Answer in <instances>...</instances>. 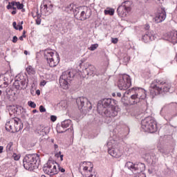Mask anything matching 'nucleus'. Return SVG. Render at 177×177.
Listing matches in <instances>:
<instances>
[{
  "label": "nucleus",
  "instance_id": "obj_1",
  "mask_svg": "<svg viewBox=\"0 0 177 177\" xmlns=\"http://www.w3.org/2000/svg\"><path fill=\"white\" fill-rule=\"evenodd\" d=\"M115 101L111 98H105L102 101V104H98L97 111L103 117H116L118 111L114 106Z\"/></svg>",
  "mask_w": 177,
  "mask_h": 177
},
{
  "label": "nucleus",
  "instance_id": "obj_2",
  "mask_svg": "<svg viewBox=\"0 0 177 177\" xmlns=\"http://www.w3.org/2000/svg\"><path fill=\"white\" fill-rule=\"evenodd\" d=\"M169 89H171V84L169 82L163 79H156L151 82L149 92L152 97H154L157 95H162V93L169 92Z\"/></svg>",
  "mask_w": 177,
  "mask_h": 177
},
{
  "label": "nucleus",
  "instance_id": "obj_3",
  "mask_svg": "<svg viewBox=\"0 0 177 177\" xmlns=\"http://www.w3.org/2000/svg\"><path fill=\"white\" fill-rule=\"evenodd\" d=\"M39 155L37 153L26 155L23 160L24 169L34 171L39 167Z\"/></svg>",
  "mask_w": 177,
  "mask_h": 177
},
{
  "label": "nucleus",
  "instance_id": "obj_4",
  "mask_svg": "<svg viewBox=\"0 0 177 177\" xmlns=\"http://www.w3.org/2000/svg\"><path fill=\"white\" fill-rule=\"evenodd\" d=\"M131 93L130 104H137L140 100L146 99V90L142 88H132L124 93V95Z\"/></svg>",
  "mask_w": 177,
  "mask_h": 177
},
{
  "label": "nucleus",
  "instance_id": "obj_5",
  "mask_svg": "<svg viewBox=\"0 0 177 177\" xmlns=\"http://www.w3.org/2000/svg\"><path fill=\"white\" fill-rule=\"evenodd\" d=\"M108 153L115 158H120L122 156V149H121V144L114 140H110L108 143Z\"/></svg>",
  "mask_w": 177,
  "mask_h": 177
},
{
  "label": "nucleus",
  "instance_id": "obj_6",
  "mask_svg": "<svg viewBox=\"0 0 177 177\" xmlns=\"http://www.w3.org/2000/svg\"><path fill=\"white\" fill-rule=\"evenodd\" d=\"M44 58L47 60L48 66L56 67L60 62V57L57 53H54L53 50L46 49L44 50Z\"/></svg>",
  "mask_w": 177,
  "mask_h": 177
},
{
  "label": "nucleus",
  "instance_id": "obj_7",
  "mask_svg": "<svg viewBox=\"0 0 177 177\" xmlns=\"http://www.w3.org/2000/svg\"><path fill=\"white\" fill-rule=\"evenodd\" d=\"M141 128L145 132L154 133L157 132V122L151 117H147L142 120Z\"/></svg>",
  "mask_w": 177,
  "mask_h": 177
},
{
  "label": "nucleus",
  "instance_id": "obj_8",
  "mask_svg": "<svg viewBox=\"0 0 177 177\" xmlns=\"http://www.w3.org/2000/svg\"><path fill=\"white\" fill-rule=\"evenodd\" d=\"M6 129L8 132L15 133V132H19V131L23 129V124H21L20 119L17 118H12L6 123Z\"/></svg>",
  "mask_w": 177,
  "mask_h": 177
},
{
  "label": "nucleus",
  "instance_id": "obj_9",
  "mask_svg": "<svg viewBox=\"0 0 177 177\" xmlns=\"http://www.w3.org/2000/svg\"><path fill=\"white\" fill-rule=\"evenodd\" d=\"M125 167L128 168L129 171H131L134 175H140L143 171L146 169V165L142 162H127L125 164Z\"/></svg>",
  "mask_w": 177,
  "mask_h": 177
},
{
  "label": "nucleus",
  "instance_id": "obj_10",
  "mask_svg": "<svg viewBox=\"0 0 177 177\" xmlns=\"http://www.w3.org/2000/svg\"><path fill=\"white\" fill-rule=\"evenodd\" d=\"M131 85H132V81L130 75L124 74L120 76L118 82V86L120 91H127Z\"/></svg>",
  "mask_w": 177,
  "mask_h": 177
},
{
  "label": "nucleus",
  "instance_id": "obj_11",
  "mask_svg": "<svg viewBox=\"0 0 177 177\" xmlns=\"http://www.w3.org/2000/svg\"><path fill=\"white\" fill-rule=\"evenodd\" d=\"M58 164L55 160H48L43 167L44 174L47 175H56L57 174Z\"/></svg>",
  "mask_w": 177,
  "mask_h": 177
},
{
  "label": "nucleus",
  "instance_id": "obj_12",
  "mask_svg": "<svg viewBox=\"0 0 177 177\" xmlns=\"http://www.w3.org/2000/svg\"><path fill=\"white\" fill-rule=\"evenodd\" d=\"M71 81H73L71 73L69 71H66L62 73L59 77V85L63 89H68V85H70Z\"/></svg>",
  "mask_w": 177,
  "mask_h": 177
},
{
  "label": "nucleus",
  "instance_id": "obj_13",
  "mask_svg": "<svg viewBox=\"0 0 177 177\" xmlns=\"http://www.w3.org/2000/svg\"><path fill=\"white\" fill-rule=\"evenodd\" d=\"M14 86L15 89H18V91H21V89H26L27 86H28V80L24 77V75H20L17 77L14 82Z\"/></svg>",
  "mask_w": 177,
  "mask_h": 177
},
{
  "label": "nucleus",
  "instance_id": "obj_14",
  "mask_svg": "<svg viewBox=\"0 0 177 177\" xmlns=\"http://www.w3.org/2000/svg\"><path fill=\"white\" fill-rule=\"evenodd\" d=\"M75 17L77 19V20H86V19H89L91 17V9L85 7L84 10L81 11L80 8H77L75 10Z\"/></svg>",
  "mask_w": 177,
  "mask_h": 177
},
{
  "label": "nucleus",
  "instance_id": "obj_15",
  "mask_svg": "<svg viewBox=\"0 0 177 177\" xmlns=\"http://www.w3.org/2000/svg\"><path fill=\"white\" fill-rule=\"evenodd\" d=\"M132 10V1H125L122 3V5L120 6L117 12L119 16H124V13L127 12V13Z\"/></svg>",
  "mask_w": 177,
  "mask_h": 177
},
{
  "label": "nucleus",
  "instance_id": "obj_16",
  "mask_svg": "<svg viewBox=\"0 0 177 177\" xmlns=\"http://www.w3.org/2000/svg\"><path fill=\"white\" fill-rule=\"evenodd\" d=\"M80 167H83V171L84 172L85 176L92 177L93 174H92V169H93V164L91 162H84L80 164Z\"/></svg>",
  "mask_w": 177,
  "mask_h": 177
},
{
  "label": "nucleus",
  "instance_id": "obj_17",
  "mask_svg": "<svg viewBox=\"0 0 177 177\" xmlns=\"http://www.w3.org/2000/svg\"><path fill=\"white\" fill-rule=\"evenodd\" d=\"M76 103L79 110H82V109L86 108V106H84L85 103H86V106H88L89 110L92 109V105L91 104V102L88 101V99H86V97H80L76 99Z\"/></svg>",
  "mask_w": 177,
  "mask_h": 177
},
{
  "label": "nucleus",
  "instance_id": "obj_18",
  "mask_svg": "<svg viewBox=\"0 0 177 177\" xmlns=\"http://www.w3.org/2000/svg\"><path fill=\"white\" fill-rule=\"evenodd\" d=\"M165 38L172 44H177V32H167L165 35Z\"/></svg>",
  "mask_w": 177,
  "mask_h": 177
},
{
  "label": "nucleus",
  "instance_id": "obj_19",
  "mask_svg": "<svg viewBox=\"0 0 177 177\" xmlns=\"http://www.w3.org/2000/svg\"><path fill=\"white\" fill-rule=\"evenodd\" d=\"M154 39H156V35H154L153 32H147L142 37V40L143 42H145V44L150 42V41H154Z\"/></svg>",
  "mask_w": 177,
  "mask_h": 177
},
{
  "label": "nucleus",
  "instance_id": "obj_20",
  "mask_svg": "<svg viewBox=\"0 0 177 177\" xmlns=\"http://www.w3.org/2000/svg\"><path fill=\"white\" fill-rule=\"evenodd\" d=\"M167 17V14L165 11L162 10L161 12H159L156 15L155 17L153 18V21L155 23H162L165 20Z\"/></svg>",
  "mask_w": 177,
  "mask_h": 177
},
{
  "label": "nucleus",
  "instance_id": "obj_21",
  "mask_svg": "<svg viewBox=\"0 0 177 177\" xmlns=\"http://www.w3.org/2000/svg\"><path fill=\"white\" fill-rule=\"evenodd\" d=\"M36 132L40 135V136H45L49 133V127L39 125L37 127Z\"/></svg>",
  "mask_w": 177,
  "mask_h": 177
},
{
  "label": "nucleus",
  "instance_id": "obj_22",
  "mask_svg": "<svg viewBox=\"0 0 177 177\" xmlns=\"http://www.w3.org/2000/svg\"><path fill=\"white\" fill-rule=\"evenodd\" d=\"M78 9L73 3L69 4L65 8V12L71 14L73 13L75 16V10Z\"/></svg>",
  "mask_w": 177,
  "mask_h": 177
},
{
  "label": "nucleus",
  "instance_id": "obj_23",
  "mask_svg": "<svg viewBox=\"0 0 177 177\" xmlns=\"http://www.w3.org/2000/svg\"><path fill=\"white\" fill-rule=\"evenodd\" d=\"M86 71H87L88 75H92L93 74H96V68L93 65H88L87 68H86Z\"/></svg>",
  "mask_w": 177,
  "mask_h": 177
},
{
  "label": "nucleus",
  "instance_id": "obj_24",
  "mask_svg": "<svg viewBox=\"0 0 177 177\" xmlns=\"http://www.w3.org/2000/svg\"><path fill=\"white\" fill-rule=\"evenodd\" d=\"M26 70L30 75H34V74H35V69L31 66H28Z\"/></svg>",
  "mask_w": 177,
  "mask_h": 177
},
{
  "label": "nucleus",
  "instance_id": "obj_25",
  "mask_svg": "<svg viewBox=\"0 0 177 177\" xmlns=\"http://www.w3.org/2000/svg\"><path fill=\"white\" fill-rule=\"evenodd\" d=\"M62 128H68L71 125V121L70 120H64L61 124Z\"/></svg>",
  "mask_w": 177,
  "mask_h": 177
},
{
  "label": "nucleus",
  "instance_id": "obj_26",
  "mask_svg": "<svg viewBox=\"0 0 177 177\" xmlns=\"http://www.w3.org/2000/svg\"><path fill=\"white\" fill-rule=\"evenodd\" d=\"M114 9L113 8H110L109 10H104V14L105 15H109L110 16H113L114 15Z\"/></svg>",
  "mask_w": 177,
  "mask_h": 177
},
{
  "label": "nucleus",
  "instance_id": "obj_27",
  "mask_svg": "<svg viewBox=\"0 0 177 177\" xmlns=\"http://www.w3.org/2000/svg\"><path fill=\"white\" fill-rule=\"evenodd\" d=\"M12 26L15 30H19V31H21V30H23V26L17 25L15 21L12 23Z\"/></svg>",
  "mask_w": 177,
  "mask_h": 177
},
{
  "label": "nucleus",
  "instance_id": "obj_28",
  "mask_svg": "<svg viewBox=\"0 0 177 177\" xmlns=\"http://www.w3.org/2000/svg\"><path fill=\"white\" fill-rule=\"evenodd\" d=\"M41 9H43L44 12H48V4L46 3V1L43 2V3L41 6Z\"/></svg>",
  "mask_w": 177,
  "mask_h": 177
},
{
  "label": "nucleus",
  "instance_id": "obj_29",
  "mask_svg": "<svg viewBox=\"0 0 177 177\" xmlns=\"http://www.w3.org/2000/svg\"><path fill=\"white\" fill-rule=\"evenodd\" d=\"M99 47V44H92L89 48V50H96V49H97V48Z\"/></svg>",
  "mask_w": 177,
  "mask_h": 177
},
{
  "label": "nucleus",
  "instance_id": "obj_30",
  "mask_svg": "<svg viewBox=\"0 0 177 177\" xmlns=\"http://www.w3.org/2000/svg\"><path fill=\"white\" fill-rule=\"evenodd\" d=\"M13 146V142H9L6 146V151H12V147Z\"/></svg>",
  "mask_w": 177,
  "mask_h": 177
},
{
  "label": "nucleus",
  "instance_id": "obj_31",
  "mask_svg": "<svg viewBox=\"0 0 177 177\" xmlns=\"http://www.w3.org/2000/svg\"><path fill=\"white\" fill-rule=\"evenodd\" d=\"M28 106L31 107L32 109H35V107H37V104H35V102L32 101H29L28 102Z\"/></svg>",
  "mask_w": 177,
  "mask_h": 177
},
{
  "label": "nucleus",
  "instance_id": "obj_32",
  "mask_svg": "<svg viewBox=\"0 0 177 177\" xmlns=\"http://www.w3.org/2000/svg\"><path fill=\"white\" fill-rule=\"evenodd\" d=\"M37 19L35 20L36 24H37V26H39V24H41V18H40L41 15H39L38 14V12H37Z\"/></svg>",
  "mask_w": 177,
  "mask_h": 177
},
{
  "label": "nucleus",
  "instance_id": "obj_33",
  "mask_svg": "<svg viewBox=\"0 0 177 177\" xmlns=\"http://www.w3.org/2000/svg\"><path fill=\"white\" fill-rule=\"evenodd\" d=\"M15 6L17 9L21 10V9H23L24 6L21 3H20V2H17L15 4Z\"/></svg>",
  "mask_w": 177,
  "mask_h": 177
},
{
  "label": "nucleus",
  "instance_id": "obj_34",
  "mask_svg": "<svg viewBox=\"0 0 177 177\" xmlns=\"http://www.w3.org/2000/svg\"><path fill=\"white\" fill-rule=\"evenodd\" d=\"M12 157H13L14 160H15V161H19V160H20V156L16 153H14L12 155Z\"/></svg>",
  "mask_w": 177,
  "mask_h": 177
},
{
  "label": "nucleus",
  "instance_id": "obj_35",
  "mask_svg": "<svg viewBox=\"0 0 177 177\" xmlns=\"http://www.w3.org/2000/svg\"><path fill=\"white\" fill-rule=\"evenodd\" d=\"M39 111H40V113H45V111H46V109H45V107H44V106L41 105L39 106Z\"/></svg>",
  "mask_w": 177,
  "mask_h": 177
},
{
  "label": "nucleus",
  "instance_id": "obj_36",
  "mask_svg": "<svg viewBox=\"0 0 177 177\" xmlns=\"http://www.w3.org/2000/svg\"><path fill=\"white\" fill-rule=\"evenodd\" d=\"M55 156H56L57 157H59V156L60 161H63V157H64V156L62 155V151H59V152L58 153H57Z\"/></svg>",
  "mask_w": 177,
  "mask_h": 177
},
{
  "label": "nucleus",
  "instance_id": "obj_37",
  "mask_svg": "<svg viewBox=\"0 0 177 177\" xmlns=\"http://www.w3.org/2000/svg\"><path fill=\"white\" fill-rule=\"evenodd\" d=\"M50 120H51V121H53V122H55V121H56V120H57V117H56L55 115H51Z\"/></svg>",
  "mask_w": 177,
  "mask_h": 177
},
{
  "label": "nucleus",
  "instance_id": "obj_38",
  "mask_svg": "<svg viewBox=\"0 0 177 177\" xmlns=\"http://www.w3.org/2000/svg\"><path fill=\"white\" fill-rule=\"evenodd\" d=\"M111 42H112V44H117L118 42V39H117V38H112Z\"/></svg>",
  "mask_w": 177,
  "mask_h": 177
},
{
  "label": "nucleus",
  "instance_id": "obj_39",
  "mask_svg": "<svg viewBox=\"0 0 177 177\" xmlns=\"http://www.w3.org/2000/svg\"><path fill=\"white\" fill-rule=\"evenodd\" d=\"M58 167L59 171H60V172H66V169H63V167H61L60 166H57Z\"/></svg>",
  "mask_w": 177,
  "mask_h": 177
},
{
  "label": "nucleus",
  "instance_id": "obj_40",
  "mask_svg": "<svg viewBox=\"0 0 177 177\" xmlns=\"http://www.w3.org/2000/svg\"><path fill=\"white\" fill-rule=\"evenodd\" d=\"M45 85H46V81L42 80V81L40 82V86H45Z\"/></svg>",
  "mask_w": 177,
  "mask_h": 177
},
{
  "label": "nucleus",
  "instance_id": "obj_41",
  "mask_svg": "<svg viewBox=\"0 0 177 177\" xmlns=\"http://www.w3.org/2000/svg\"><path fill=\"white\" fill-rule=\"evenodd\" d=\"M17 39L18 38L16 36H14L12 41L13 42V44H16V42H17Z\"/></svg>",
  "mask_w": 177,
  "mask_h": 177
},
{
  "label": "nucleus",
  "instance_id": "obj_42",
  "mask_svg": "<svg viewBox=\"0 0 177 177\" xmlns=\"http://www.w3.org/2000/svg\"><path fill=\"white\" fill-rule=\"evenodd\" d=\"M145 28V30H149L150 28V25H149V24H146Z\"/></svg>",
  "mask_w": 177,
  "mask_h": 177
},
{
  "label": "nucleus",
  "instance_id": "obj_43",
  "mask_svg": "<svg viewBox=\"0 0 177 177\" xmlns=\"http://www.w3.org/2000/svg\"><path fill=\"white\" fill-rule=\"evenodd\" d=\"M11 6L13 7V6H16V3L17 2L16 1H12L11 3H10Z\"/></svg>",
  "mask_w": 177,
  "mask_h": 177
},
{
  "label": "nucleus",
  "instance_id": "obj_44",
  "mask_svg": "<svg viewBox=\"0 0 177 177\" xmlns=\"http://www.w3.org/2000/svg\"><path fill=\"white\" fill-rule=\"evenodd\" d=\"M7 9H12V5L10 4V2L8 3V5L7 6Z\"/></svg>",
  "mask_w": 177,
  "mask_h": 177
},
{
  "label": "nucleus",
  "instance_id": "obj_45",
  "mask_svg": "<svg viewBox=\"0 0 177 177\" xmlns=\"http://www.w3.org/2000/svg\"><path fill=\"white\" fill-rule=\"evenodd\" d=\"M54 148H55V151H57V149H59V146L55 144V145H54Z\"/></svg>",
  "mask_w": 177,
  "mask_h": 177
},
{
  "label": "nucleus",
  "instance_id": "obj_46",
  "mask_svg": "<svg viewBox=\"0 0 177 177\" xmlns=\"http://www.w3.org/2000/svg\"><path fill=\"white\" fill-rule=\"evenodd\" d=\"M2 153H3V147L0 146V154H2Z\"/></svg>",
  "mask_w": 177,
  "mask_h": 177
},
{
  "label": "nucleus",
  "instance_id": "obj_47",
  "mask_svg": "<svg viewBox=\"0 0 177 177\" xmlns=\"http://www.w3.org/2000/svg\"><path fill=\"white\" fill-rule=\"evenodd\" d=\"M22 37H24V38H26V31L23 32Z\"/></svg>",
  "mask_w": 177,
  "mask_h": 177
},
{
  "label": "nucleus",
  "instance_id": "obj_48",
  "mask_svg": "<svg viewBox=\"0 0 177 177\" xmlns=\"http://www.w3.org/2000/svg\"><path fill=\"white\" fill-rule=\"evenodd\" d=\"M23 38H24V36H21V37H19V39H20V41H24V39Z\"/></svg>",
  "mask_w": 177,
  "mask_h": 177
},
{
  "label": "nucleus",
  "instance_id": "obj_49",
  "mask_svg": "<svg viewBox=\"0 0 177 177\" xmlns=\"http://www.w3.org/2000/svg\"><path fill=\"white\" fill-rule=\"evenodd\" d=\"M117 96L118 97H121V93H118Z\"/></svg>",
  "mask_w": 177,
  "mask_h": 177
},
{
  "label": "nucleus",
  "instance_id": "obj_50",
  "mask_svg": "<svg viewBox=\"0 0 177 177\" xmlns=\"http://www.w3.org/2000/svg\"><path fill=\"white\" fill-rule=\"evenodd\" d=\"M24 55H28V51L25 50V51H24Z\"/></svg>",
  "mask_w": 177,
  "mask_h": 177
},
{
  "label": "nucleus",
  "instance_id": "obj_51",
  "mask_svg": "<svg viewBox=\"0 0 177 177\" xmlns=\"http://www.w3.org/2000/svg\"><path fill=\"white\" fill-rule=\"evenodd\" d=\"M36 93H37V95H40L41 93H40L39 91L38 90V91H36Z\"/></svg>",
  "mask_w": 177,
  "mask_h": 177
},
{
  "label": "nucleus",
  "instance_id": "obj_52",
  "mask_svg": "<svg viewBox=\"0 0 177 177\" xmlns=\"http://www.w3.org/2000/svg\"><path fill=\"white\" fill-rule=\"evenodd\" d=\"M12 15H16V10L12 11Z\"/></svg>",
  "mask_w": 177,
  "mask_h": 177
},
{
  "label": "nucleus",
  "instance_id": "obj_53",
  "mask_svg": "<svg viewBox=\"0 0 177 177\" xmlns=\"http://www.w3.org/2000/svg\"><path fill=\"white\" fill-rule=\"evenodd\" d=\"M38 112V111H37V109H34L33 111H32V113H37Z\"/></svg>",
  "mask_w": 177,
  "mask_h": 177
},
{
  "label": "nucleus",
  "instance_id": "obj_54",
  "mask_svg": "<svg viewBox=\"0 0 177 177\" xmlns=\"http://www.w3.org/2000/svg\"><path fill=\"white\" fill-rule=\"evenodd\" d=\"M82 162H80V168H79V169H80V168H83V169H84L83 167H81V163H82Z\"/></svg>",
  "mask_w": 177,
  "mask_h": 177
},
{
  "label": "nucleus",
  "instance_id": "obj_55",
  "mask_svg": "<svg viewBox=\"0 0 177 177\" xmlns=\"http://www.w3.org/2000/svg\"><path fill=\"white\" fill-rule=\"evenodd\" d=\"M12 8L13 10H16V7L12 6Z\"/></svg>",
  "mask_w": 177,
  "mask_h": 177
},
{
  "label": "nucleus",
  "instance_id": "obj_56",
  "mask_svg": "<svg viewBox=\"0 0 177 177\" xmlns=\"http://www.w3.org/2000/svg\"><path fill=\"white\" fill-rule=\"evenodd\" d=\"M57 132H59V133H63V132H64V131H57Z\"/></svg>",
  "mask_w": 177,
  "mask_h": 177
},
{
  "label": "nucleus",
  "instance_id": "obj_57",
  "mask_svg": "<svg viewBox=\"0 0 177 177\" xmlns=\"http://www.w3.org/2000/svg\"><path fill=\"white\" fill-rule=\"evenodd\" d=\"M4 85H8V82H4Z\"/></svg>",
  "mask_w": 177,
  "mask_h": 177
},
{
  "label": "nucleus",
  "instance_id": "obj_58",
  "mask_svg": "<svg viewBox=\"0 0 177 177\" xmlns=\"http://www.w3.org/2000/svg\"><path fill=\"white\" fill-rule=\"evenodd\" d=\"M2 95V91L0 90V96Z\"/></svg>",
  "mask_w": 177,
  "mask_h": 177
},
{
  "label": "nucleus",
  "instance_id": "obj_59",
  "mask_svg": "<svg viewBox=\"0 0 177 177\" xmlns=\"http://www.w3.org/2000/svg\"><path fill=\"white\" fill-rule=\"evenodd\" d=\"M122 102L124 103V97L122 98Z\"/></svg>",
  "mask_w": 177,
  "mask_h": 177
},
{
  "label": "nucleus",
  "instance_id": "obj_60",
  "mask_svg": "<svg viewBox=\"0 0 177 177\" xmlns=\"http://www.w3.org/2000/svg\"><path fill=\"white\" fill-rule=\"evenodd\" d=\"M41 177H46L45 175H41Z\"/></svg>",
  "mask_w": 177,
  "mask_h": 177
},
{
  "label": "nucleus",
  "instance_id": "obj_61",
  "mask_svg": "<svg viewBox=\"0 0 177 177\" xmlns=\"http://www.w3.org/2000/svg\"><path fill=\"white\" fill-rule=\"evenodd\" d=\"M113 96H115V93H113Z\"/></svg>",
  "mask_w": 177,
  "mask_h": 177
},
{
  "label": "nucleus",
  "instance_id": "obj_62",
  "mask_svg": "<svg viewBox=\"0 0 177 177\" xmlns=\"http://www.w3.org/2000/svg\"><path fill=\"white\" fill-rule=\"evenodd\" d=\"M127 60H129V59L128 58V57H127Z\"/></svg>",
  "mask_w": 177,
  "mask_h": 177
},
{
  "label": "nucleus",
  "instance_id": "obj_63",
  "mask_svg": "<svg viewBox=\"0 0 177 177\" xmlns=\"http://www.w3.org/2000/svg\"><path fill=\"white\" fill-rule=\"evenodd\" d=\"M84 110H88V109H84Z\"/></svg>",
  "mask_w": 177,
  "mask_h": 177
},
{
  "label": "nucleus",
  "instance_id": "obj_64",
  "mask_svg": "<svg viewBox=\"0 0 177 177\" xmlns=\"http://www.w3.org/2000/svg\"><path fill=\"white\" fill-rule=\"evenodd\" d=\"M21 24H23V21H21Z\"/></svg>",
  "mask_w": 177,
  "mask_h": 177
}]
</instances>
